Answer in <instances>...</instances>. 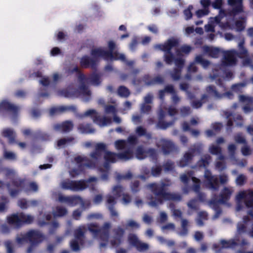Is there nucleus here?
I'll return each mask as SVG.
<instances>
[{
    "label": "nucleus",
    "mask_w": 253,
    "mask_h": 253,
    "mask_svg": "<svg viewBox=\"0 0 253 253\" xmlns=\"http://www.w3.org/2000/svg\"><path fill=\"white\" fill-rule=\"evenodd\" d=\"M179 41L177 39L171 38L164 44H157L154 46L155 49L160 50L164 52V59L166 64L171 65L174 62L176 66L170 75L173 81H178L180 79V74L185 64V60L181 57L175 58L171 51L173 47L178 46Z\"/></svg>",
    "instance_id": "obj_1"
},
{
    "label": "nucleus",
    "mask_w": 253,
    "mask_h": 253,
    "mask_svg": "<svg viewBox=\"0 0 253 253\" xmlns=\"http://www.w3.org/2000/svg\"><path fill=\"white\" fill-rule=\"evenodd\" d=\"M169 186V183L163 181L151 183L146 185V187L157 197V198L155 200L153 199L152 195L148 197V199L151 200L147 203V204L150 207L156 208L159 205L163 204L164 201H180L182 199L180 194L166 191V187Z\"/></svg>",
    "instance_id": "obj_2"
},
{
    "label": "nucleus",
    "mask_w": 253,
    "mask_h": 253,
    "mask_svg": "<svg viewBox=\"0 0 253 253\" xmlns=\"http://www.w3.org/2000/svg\"><path fill=\"white\" fill-rule=\"evenodd\" d=\"M211 160V157L209 155L204 156L192 168H205L204 177L207 180V186L211 190L217 191L219 189V179L217 177L212 175L210 170L207 168L209 166Z\"/></svg>",
    "instance_id": "obj_3"
},
{
    "label": "nucleus",
    "mask_w": 253,
    "mask_h": 253,
    "mask_svg": "<svg viewBox=\"0 0 253 253\" xmlns=\"http://www.w3.org/2000/svg\"><path fill=\"white\" fill-rule=\"evenodd\" d=\"M44 239V235L39 230H31L22 235L21 237H17L16 242L19 244L24 242L29 243L30 246L27 250V253H32L34 250L41 243Z\"/></svg>",
    "instance_id": "obj_4"
},
{
    "label": "nucleus",
    "mask_w": 253,
    "mask_h": 253,
    "mask_svg": "<svg viewBox=\"0 0 253 253\" xmlns=\"http://www.w3.org/2000/svg\"><path fill=\"white\" fill-rule=\"evenodd\" d=\"M85 86L82 85L79 88H74V84H71L66 88L60 90L58 91V95L65 98H73L79 97L84 102H88L89 99V92H85Z\"/></svg>",
    "instance_id": "obj_5"
},
{
    "label": "nucleus",
    "mask_w": 253,
    "mask_h": 253,
    "mask_svg": "<svg viewBox=\"0 0 253 253\" xmlns=\"http://www.w3.org/2000/svg\"><path fill=\"white\" fill-rule=\"evenodd\" d=\"M231 191L225 187L221 191L219 196L214 195L209 203V206L215 211L213 219L217 218L221 213L222 210L220 207V204H226V202L230 199Z\"/></svg>",
    "instance_id": "obj_6"
},
{
    "label": "nucleus",
    "mask_w": 253,
    "mask_h": 253,
    "mask_svg": "<svg viewBox=\"0 0 253 253\" xmlns=\"http://www.w3.org/2000/svg\"><path fill=\"white\" fill-rule=\"evenodd\" d=\"M245 41L242 39L238 43V51L236 49H231L224 52L223 64L226 65H234L236 64L237 59L236 57L242 58V56H249L248 51L244 46Z\"/></svg>",
    "instance_id": "obj_7"
},
{
    "label": "nucleus",
    "mask_w": 253,
    "mask_h": 253,
    "mask_svg": "<svg viewBox=\"0 0 253 253\" xmlns=\"http://www.w3.org/2000/svg\"><path fill=\"white\" fill-rule=\"evenodd\" d=\"M111 224L109 222H105L100 228L94 224L88 225V229L92 234L94 238H98L104 242L100 244V248H105L107 246L109 237V229Z\"/></svg>",
    "instance_id": "obj_8"
},
{
    "label": "nucleus",
    "mask_w": 253,
    "mask_h": 253,
    "mask_svg": "<svg viewBox=\"0 0 253 253\" xmlns=\"http://www.w3.org/2000/svg\"><path fill=\"white\" fill-rule=\"evenodd\" d=\"M97 178L95 176L89 177L87 180H72L67 179L61 183V188L65 190H69L73 192L81 191L87 187V183L95 182Z\"/></svg>",
    "instance_id": "obj_9"
},
{
    "label": "nucleus",
    "mask_w": 253,
    "mask_h": 253,
    "mask_svg": "<svg viewBox=\"0 0 253 253\" xmlns=\"http://www.w3.org/2000/svg\"><path fill=\"white\" fill-rule=\"evenodd\" d=\"M124 189L121 185H116L113 188L114 196L108 195L106 196V206L112 217H118L119 213L115 209L117 203L116 199L124 194Z\"/></svg>",
    "instance_id": "obj_10"
},
{
    "label": "nucleus",
    "mask_w": 253,
    "mask_h": 253,
    "mask_svg": "<svg viewBox=\"0 0 253 253\" xmlns=\"http://www.w3.org/2000/svg\"><path fill=\"white\" fill-rule=\"evenodd\" d=\"M76 116L81 119L85 117L90 116L93 122L101 127L107 126L111 124V119L110 118H107L105 116L101 117L100 116L98 115V113L94 109H89L84 114H78L76 113Z\"/></svg>",
    "instance_id": "obj_11"
},
{
    "label": "nucleus",
    "mask_w": 253,
    "mask_h": 253,
    "mask_svg": "<svg viewBox=\"0 0 253 253\" xmlns=\"http://www.w3.org/2000/svg\"><path fill=\"white\" fill-rule=\"evenodd\" d=\"M7 219L9 224L18 228L24 223H32L34 220V217L31 215L21 212L19 214H13L7 217Z\"/></svg>",
    "instance_id": "obj_12"
},
{
    "label": "nucleus",
    "mask_w": 253,
    "mask_h": 253,
    "mask_svg": "<svg viewBox=\"0 0 253 253\" xmlns=\"http://www.w3.org/2000/svg\"><path fill=\"white\" fill-rule=\"evenodd\" d=\"M246 207H251L253 206V191L249 190L240 192L236 197L237 206L236 211H239L243 209L242 200Z\"/></svg>",
    "instance_id": "obj_13"
},
{
    "label": "nucleus",
    "mask_w": 253,
    "mask_h": 253,
    "mask_svg": "<svg viewBox=\"0 0 253 253\" xmlns=\"http://www.w3.org/2000/svg\"><path fill=\"white\" fill-rule=\"evenodd\" d=\"M136 158L140 160L149 157L152 160L157 159V150L153 148H147L143 145L138 146L135 151Z\"/></svg>",
    "instance_id": "obj_14"
},
{
    "label": "nucleus",
    "mask_w": 253,
    "mask_h": 253,
    "mask_svg": "<svg viewBox=\"0 0 253 253\" xmlns=\"http://www.w3.org/2000/svg\"><path fill=\"white\" fill-rule=\"evenodd\" d=\"M202 144L198 143L194 144L184 154L183 158L180 161L179 163V167L183 168L187 166L195 155L200 154L202 152Z\"/></svg>",
    "instance_id": "obj_15"
},
{
    "label": "nucleus",
    "mask_w": 253,
    "mask_h": 253,
    "mask_svg": "<svg viewBox=\"0 0 253 253\" xmlns=\"http://www.w3.org/2000/svg\"><path fill=\"white\" fill-rule=\"evenodd\" d=\"M224 58H223L222 63L220 65L217 66L212 71V74H211L210 77L212 80H215L216 78L222 77L227 80H230L233 77V73L229 71L225 70L226 66H230L231 65H226L223 64Z\"/></svg>",
    "instance_id": "obj_16"
},
{
    "label": "nucleus",
    "mask_w": 253,
    "mask_h": 253,
    "mask_svg": "<svg viewBox=\"0 0 253 253\" xmlns=\"http://www.w3.org/2000/svg\"><path fill=\"white\" fill-rule=\"evenodd\" d=\"M19 110V106L10 103L7 100H3L0 103V113L4 111L11 113L12 114L11 120L13 122L16 121Z\"/></svg>",
    "instance_id": "obj_17"
},
{
    "label": "nucleus",
    "mask_w": 253,
    "mask_h": 253,
    "mask_svg": "<svg viewBox=\"0 0 253 253\" xmlns=\"http://www.w3.org/2000/svg\"><path fill=\"white\" fill-rule=\"evenodd\" d=\"M110 157L113 159L112 162H116L117 160L123 161L129 160L133 158L132 148L128 147L124 152L119 153L108 152L106 158L107 159Z\"/></svg>",
    "instance_id": "obj_18"
},
{
    "label": "nucleus",
    "mask_w": 253,
    "mask_h": 253,
    "mask_svg": "<svg viewBox=\"0 0 253 253\" xmlns=\"http://www.w3.org/2000/svg\"><path fill=\"white\" fill-rule=\"evenodd\" d=\"M166 93L171 94V99L174 104H177L180 101V98L177 94L172 84H168L163 89L159 90L158 97L162 101L165 100Z\"/></svg>",
    "instance_id": "obj_19"
},
{
    "label": "nucleus",
    "mask_w": 253,
    "mask_h": 253,
    "mask_svg": "<svg viewBox=\"0 0 253 253\" xmlns=\"http://www.w3.org/2000/svg\"><path fill=\"white\" fill-rule=\"evenodd\" d=\"M75 161L79 164V169H74L71 171V174L73 176L75 175L80 174L81 172L84 170V168L85 167L89 168H94L96 166L95 162H94L93 160L91 161H88L85 163L83 164L84 158L81 156L75 157Z\"/></svg>",
    "instance_id": "obj_20"
},
{
    "label": "nucleus",
    "mask_w": 253,
    "mask_h": 253,
    "mask_svg": "<svg viewBox=\"0 0 253 253\" xmlns=\"http://www.w3.org/2000/svg\"><path fill=\"white\" fill-rule=\"evenodd\" d=\"M4 170L5 171V175L6 177L8 179H11V183L13 186L15 187L20 188H22L24 186L25 180L19 178H16V172L14 169L9 168H5Z\"/></svg>",
    "instance_id": "obj_21"
},
{
    "label": "nucleus",
    "mask_w": 253,
    "mask_h": 253,
    "mask_svg": "<svg viewBox=\"0 0 253 253\" xmlns=\"http://www.w3.org/2000/svg\"><path fill=\"white\" fill-rule=\"evenodd\" d=\"M125 232V230L120 226L113 230V239L111 241V244L113 247H117L122 243Z\"/></svg>",
    "instance_id": "obj_22"
},
{
    "label": "nucleus",
    "mask_w": 253,
    "mask_h": 253,
    "mask_svg": "<svg viewBox=\"0 0 253 253\" xmlns=\"http://www.w3.org/2000/svg\"><path fill=\"white\" fill-rule=\"evenodd\" d=\"M90 54L93 58L97 60V58L102 57L106 61H111L109 56H112L111 53L108 52L107 50H104L102 47H98L92 49L91 50Z\"/></svg>",
    "instance_id": "obj_23"
},
{
    "label": "nucleus",
    "mask_w": 253,
    "mask_h": 253,
    "mask_svg": "<svg viewBox=\"0 0 253 253\" xmlns=\"http://www.w3.org/2000/svg\"><path fill=\"white\" fill-rule=\"evenodd\" d=\"M97 62L96 59L90 57L88 55H84L80 58V65L83 68H91L96 70L97 66Z\"/></svg>",
    "instance_id": "obj_24"
},
{
    "label": "nucleus",
    "mask_w": 253,
    "mask_h": 253,
    "mask_svg": "<svg viewBox=\"0 0 253 253\" xmlns=\"http://www.w3.org/2000/svg\"><path fill=\"white\" fill-rule=\"evenodd\" d=\"M106 148V145L103 143H98L95 146V151L90 154V157L95 162L97 165L98 160L102 158V151H105Z\"/></svg>",
    "instance_id": "obj_25"
},
{
    "label": "nucleus",
    "mask_w": 253,
    "mask_h": 253,
    "mask_svg": "<svg viewBox=\"0 0 253 253\" xmlns=\"http://www.w3.org/2000/svg\"><path fill=\"white\" fill-rule=\"evenodd\" d=\"M228 3L233 7L231 15L235 16L243 11V0H228Z\"/></svg>",
    "instance_id": "obj_26"
},
{
    "label": "nucleus",
    "mask_w": 253,
    "mask_h": 253,
    "mask_svg": "<svg viewBox=\"0 0 253 253\" xmlns=\"http://www.w3.org/2000/svg\"><path fill=\"white\" fill-rule=\"evenodd\" d=\"M80 204L82 209L85 210L90 206V203L88 201H84L79 196H70L68 205L74 207Z\"/></svg>",
    "instance_id": "obj_27"
},
{
    "label": "nucleus",
    "mask_w": 253,
    "mask_h": 253,
    "mask_svg": "<svg viewBox=\"0 0 253 253\" xmlns=\"http://www.w3.org/2000/svg\"><path fill=\"white\" fill-rule=\"evenodd\" d=\"M73 128V124L70 121H65L61 124H56L53 126V129L62 133L70 132Z\"/></svg>",
    "instance_id": "obj_28"
},
{
    "label": "nucleus",
    "mask_w": 253,
    "mask_h": 253,
    "mask_svg": "<svg viewBox=\"0 0 253 253\" xmlns=\"http://www.w3.org/2000/svg\"><path fill=\"white\" fill-rule=\"evenodd\" d=\"M108 46L109 48V51L108 52L111 53L112 56H109L111 59V61L117 60H124L125 54L123 53H119L117 51L114 52V50L116 47V44L113 41H110L108 43Z\"/></svg>",
    "instance_id": "obj_29"
},
{
    "label": "nucleus",
    "mask_w": 253,
    "mask_h": 253,
    "mask_svg": "<svg viewBox=\"0 0 253 253\" xmlns=\"http://www.w3.org/2000/svg\"><path fill=\"white\" fill-rule=\"evenodd\" d=\"M237 241H238V240L236 238L229 241L222 239L220 241V243L222 246V248H234L235 246L238 245L242 247L248 244V242L245 239H243L242 240L240 244H238Z\"/></svg>",
    "instance_id": "obj_30"
},
{
    "label": "nucleus",
    "mask_w": 253,
    "mask_h": 253,
    "mask_svg": "<svg viewBox=\"0 0 253 253\" xmlns=\"http://www.w3.org/2000/svg\"><path fill=\"white\" fill-rule=\"evenodd\" d=\"M162 142L163 143L162 151L164 154L168 155L177 150V148L172 141L163 139Z\"/></svg>",
    "instance_id": "obj_31"
},
{
    "label": "nucleus",
    "mask_w": 253,
    "mask_h": 253,
    "mask_svg": "<svg viewBox=\"0 0 253 253\" xmlns=\"http://www.w3.org/2000/svg\"><path fill=\"white\" fill-rule=\"evenodd\" d=\"M101 75L96 73H92L86 79V83H90L91 84L97 86L101 83L100 80Z\"/></svg>",
    "instance_id": "obj_32"
},
{
    "label": "nucleus",
    "mask_w": 253,
    "mask_h": 253,
    "mask_svg": "<svg viewBox=\"0 0 253 253\" xmlns=\"http://www.w3.org/2000/svg\"><path fill=\"white\" fill-rule=\"evenodd\" d=\"M206 91L209 96L213 97L215 99H221V93L216 89L215 86L212 85L208 86L206 88Z\"/></svg>",
    "instance_id": "obj_33"
},
{
    "label": "nucleus",
    "mask_w": 253,
    "mask_h": 253,
    "mask_svg": "<svg viewBox=\"0 0 253 253\" xmlns=\"http://www.w3.org/2000/svg\"><path fill=\"white\" fill-rule=\"evenodd\" d=\"M188 176L191 178L192 181L194 183L192 186V190L197 194L200 193V180L194 176V171L190 170L187 172Z\"/></svg>",
    "instance_id": "obj_34"
},
{
    "label": "nucleus",
    "mask_w": 253,
    "mask_h": 253,
    "mask_svg": "<svg viewBox=\"0 0 253 253\" xmlns=\"http://www.w3.org/2000/svg\"><path fill=\"white\" fill-rule=\"evenodd\" d=\"M33 136L35 139H39L44 141H49L51 138V136L49 134L42 132L40 130L35 131L33 134Z\"/></svg>",
    "instance_id": "obj_35"
},
{
    "label": "nucleus",
    "mask_w": 253,
    "mask_h": 253,
    "mask_svg": "<svg viewBox=\"0 0 253 253\" xmlns=\"http://www.w3.org/2000/svg\"><path fill=\"white\" fill-rule=\"evenodd\" d=\"M80 132L84 134H89L94 132L95 129L91 127L90 124H81L78 126Z\"/></svg>",
    "instance_id": "obj_36"
},
{
    "label": "nucleus",
    "mask_w": 253,
    "mask_h": 253,
    "mask_svg": "<svg viewBox=\"0 0 253 253\" xmlns=\"http://www.w3.org/2000/svg\"><path fill=\"white\" fill-rule=\"evenodd\" d=\"M2 135L8 139L10 144H13L15 142V138L16 136L15 132L11 128H6L2 132Z\"/></svg>",
    "instance_id": "obj_37"
},
{
    "label": "nucleus",
    "mask_w": 253,
    "mask_h": 253,
    "mask_svg": "<svg viewBox=\"0 0 253 253\" xmlns=\"http://www.w3.org/2000/svg\"><path fill=\"white\" fill-rule=\"evenodd\" d=\"M204 51L209 54V55L211 57L216 58L219 56L220 49L217 47H211L208 46L203 47Z\"/></svg>",
    "instance_id": "obj_38"
},
{
    "label": "nucleus",
    "mask_w": 253,
    "mask_h": 253,
    "mask_svg": "<svg viewBox=\"0 0 253 253\" xmlns=\"http://www.w3.org/2000/svg\"><path fill=\"white\" fill-rule=\"evenodd\" d=\"M114 145L116 149L118 150H125L128 147H129L126 140H118L114 143Z\"/></svg>",
    "instance_id": "obj_39"
},
{
    "label": "nucleus",
    "mask_w": 253,
    "mask_h": 253,
    "mask_svg": "<svg viewBox=\"0 0 253 253\" xmlns=\"http://www.w3.org/2000/svg\"><path fill=\"white\" fill-rule=\"evenodd\" d=\"M174 120L169 122H165L163 121V120H159L156 125V127L158 128L165 130L169 126H172L174 124Z\"/></svg>",
    "instance_id": "obj_40"
},
{
    "label": "nucleus",
    "mask_w": 253,
    "mask_h": 253,
    "mask_svg": "<svg viewBox=\"0 0 253 253\" xmlns=\"http://www.w3.org/2000/svg\"><path fill=\"white\" fill-rule=\"evenodd\" d=\"M87 77H86L85 75L81 73H79L78 76V80L80 83V85L79 86H81L82 85H84L85 86V92L88 91L89 95V99H91V92L90 90L88 89V86H87L85 83H86V79Z\"/></svg>",
    "instance_id": "obj_41"
},
{
    "label": "nucleus",
    "mask_w": 253,
    "mask_h": 253,
    "mask_svg": "<svg viewBox=\"0 0 253 253\" xmlns=\"http://www.w3.org/2000/svg\"><path fill=\"white\" fill-rule=\"evenodd\" d=\"M195 62L201 64L204 69L207 68L210 64V62L208 60L204 59L202 55L196 56L195 58Z\"/></svg>",
    "instance_id": "obj_42"
},
{
    "label": "nucleus",
    "mask_w": 253,
    "mask_h": 253,
    "mask_svg": "<svg viewBox=\"0 0 253 253\" xmlns=\"http://www.w3.org/2000/svg\"><path fill=\"white\" fill-rule=\"evenodd\" d=\"M225 15V12L223 10L220 9L219 14L214 17H211L209 20V23L214 24H218L220 22L221 19Z\"/></svg>",
    "instance_id": "obj_43"
},
{
    "label": "nucleus",
    "mask_w": 253,
    "mask_h": 253,
    "mask_svg": "<svg viewBox=\"0 0 253 253\" xmlns=\"http://www.w3.org/2000/svg\"><path fill=\"white\" fill-rule=\"evenodd\" d=\"M117 93L120 96L124 98L127 97L130 94L129 89L123 85H121L119 87Z\"/></svg>",
    "instance_id": "obj_44"
},
{
    "label": "nucleus",
    "mask_w": 253,
    "mask_h": 253,
    "mask_svg": "<svg viewBox=\"0 0 253 253\" xmlns=\"http://www.w3.org/2000/svg\"><path fill=\"white\" fill-rule=\"evenodd\" d=\"M74 140V137H69L67 138H64L60 139L57 141V147H64L67 144H70Z\"/></svg>",
    "instance_id": "obj_45"
},
{
    "label": "nucleus",
    "mask_w": 253,
    "mask_h": 253,
    "mask_svg": "<svg viewBox=\"0 0 253 253\" xmlns=\"http://www.w3.org/2000/svg\"><path fill=\"white\" fill-rule=\"evenodd\" d=\"M25 185V182H24V186L22 188L17 187V189H12L10 188V184L9 183H7L6 184V187L8 190L10 196L12 197H15L19 194L20 191L24 189Z\"/></svg>",
    "instance_id": "obj_46"
},
{
    "label": "nucleus",
    "mask_w": 253,
    "mask_h": 253,
    "mask_svg": "<svg viewBox=\"0 0 253 253\" xmlns=\"http://www.w3.org/2000/svg\"><path fill=\"white\" fill-rule=\"evenodd\" d=\"M208 95L207 94H203L202 96L201 100H194L192 101L191 103V105L192 107L194 109H198L200 108L203 105L202 100L206 99L208 98Z\"/></svg>",
    "instance_id": "obj_47"
},
{
    "label": "nucleus",
    "mask_w": 253,
    "mask_h": 253,
    "mask_svg": "<svg viewBox=\"0 0 253 253\" xmlns=\"http://www.w3.org/2000/svg\"><path fill=\"white\" fill-rule=\"evenodd\" d=\"M129 243L132 246L135 247L140 241L139 240L137 236L133 234H129L128 237Z\"/></svg>",
    "instance_id": "obj_48"
},
{
    "label": "nucleus",
    "mask_w": 253,
    "mask_h": 253,
    "mask_svg": "<svg viewBox=\"0 0 253 253\" xmlns=\"http://www.w3.org/2000/svg\"><path fill=\"white\" fill-rule=\"evenodd\" d=\"M129 147H131L132 149L134 146L138 143V139L134 135H130L126 140Z\"/></svg>",
    "instance_id": "obj_49"
},
{
    "label": "nucleus",
    "mask_w": 253,
    "mask_h": 253,
    "mask_svg": "<svg viewBox=\"0 0 253 253\" xmlns=\"http://www.w3.org/2000/svg\"><path fill=\"white\" fill-rule=\"evenodd\" d=\"M235 141L238 144H247V141L242 133H238L234 136Z\"/></svg>",
    "instance_id": "obj_50"
},
{
    "label": "nucleus",
    "mask_w": 253,
    "mask_h": 253,
    "mask_svg": "<svg viewBox=\"0 0 253 253\" xmlns=\"http://www.w3.org/2000/svg\"><path fill=\"white\" fill-rule=\"evenodd\" d=\"M64 106L52 107L49 110V114L52 116L54 115L62 113L64 112Z\"/></svg>",
    "instance_id": "obj_51"
},
{
    "label": "nucleus",
    "mask_w": 253,
    "mask_h": 253,
    "mask_svg": "<svg viewBox=\"0 0 253 253\" xmlns=\"http://www.w3.org/2000/svg\"><path fill=\"white\" fill-rule=\"evenodd\" d=\"M67 213V209L63 207H57L53 214L55 216H62Z\"/></svg>",
    "instance_id": "obj_52"
},
{
    "label": "nucleus",
    "mask_w": 253,
    "mask_h": 253,
    "mask_svg": "<svg viewBox=\"0 0 253 253\" xmlns=\"http://www.w3.org/2000/svg\"><path fill=\"white\" fill-rule=\"evenodd\" d=\"M228 152L231 159H235V151L236 150V146L233 143L230 144L227 148Z\"/></svg>",
    "instance_id": "obj_53"
},
{
    "label": "nucleus",
    "mask_w": 253,
    "mask_h": 253,
    "mask_svg": "<svg viewBox=\"0 0 253 253\" xmlns=\"http://www.w3.org/2000/svg\"><path fill=\"white\" fill-rule=\"evenodd\" d=\"M125 226L126 229L128 227L132 229H138L140 228L139 224L132 219L128 220Z\"/></svg>",
    "instance_id": "obj_54"
},
{
    "label": "nucleus",
    "mask_w": 253,
    "mask_h": 253,
    "mask_svg": "<svg viewBox=\"0 0 253 253\" xmlns=\"http://www.w3.org/2000/svg\"><path fill=\"white\" fill-rule=\"evenodd\" d=\"M239 101L241 102L247 103L249 104L253 103V97L247 96L244 95H240L239 96Z\"/></svg>",
    "instance_id": "obj_55"
},
{
    "label": "nucleus",
    "mask_w": 253,
    "mask_h": 253,
    "mask_svg": "<svg viewBox=\"0 0 253 253\" xmlns=\"http://www.w3.org/2000/svg\"><path fill=\"white\" fill-rule=\"evenodd\" d=\"M164 83V78L160 75L157 76L154 79L151 80V82L148 84H151V85L155 84H163Z\"/></svg>",
    "instance_id": "obj_56"
},
{
    "label": "nucleus",
    "mask_w": 253,
    "mask_h": 253,
    "mask_svg": "<svg viewBox=\"0 0 253 253\" xmlns=\"http://www.w3.org/2000/svg\"><path fill=\"white\" fill-rule=\"evenodd\" d=\"M209 152L212 155H218L221 152V149L220 147L212 145L209 148Z\"/></svg>",
    "instance_id": "obj_57"
},
{
    "label": "nucleus",
    "mask_w": 253,
    "mask_h": 253,
    "mask_svg": "<svg viewBox=\"0 0 253 253\" xmlns=\"http://www.w3.org/2000/svg\"><path fill=\"white\" fill-rule=\"evenodd\" d=\"M135 248L138 251L141 252L147 250L149 249V245L140 241Z\"/></svg>",
    "instance_id": "obj_58"
},
{
    "label": "nucleus",
    "mask_w": 253,
    "mask_h": 253,
    "mask_svg": "<svg viewBox=\"0 0 253 253\" xmlns=\"http://www.w3.org/2000/svg\"><path fill=\"white\" fill-rule=\"evenodd\" d=\"M234 121L236 122V126L239 127L243 126V123L242 121L243 118L241 115L234 114L233 116Z\"/></svg>",
    "instance_id": "obj_59"
},
{
    "label": "nucleus",
    "mask_w": 253,
    "mask_h": 253,
    "mask_svg": "<svg viewBox=\"0 0 253 253\" xmlns=\"http://www.w3.org/2000/svg\"><path fill=\"white\" fill-rule=\"evenodd\" d=\"M193 8V7L192 5H189L188 8L185 9L183 11V13L185 16V19L186 20H189L192 16V14L191 12V10Z\"/></svg>",
    "instance_id": "obj_60"
},
{
    "label": "nucleus",
    "mask_w": 253,
    "mask_h": 253,
    "mask_svg": "<svg viewBox=\"0 0 253 253\" xmlns=\"http://www.w3.org/2000/svg\"><path fill=\"white\" fill-rule=\"evenodd\" d=\"M188 207L193 210H198L199 209V205L197 203V200L194 199L190 200L187 204Z\"/></svg>",
    "instance_id": "obj_61"
},
{
    "label": "nucleus",
    "mask_w": 253,
    "mask_h": 253,
    "mask_svg": "<svg viewBox=\"0 0 253 253\" xmlns=\"http://www.w3.org/2000/svg\"><path fill=\"white\" fill-rule=\"evenodd\" d=\"M162 171V168L161 166L153 167L151 169V173L153 176H159Z\"/></svg>",
    "instance_id": "obj_62"
},
{
    "label": "nucleus",
    "mask_w": 253,
    "mask_h": 253,
    "mask_svg": "<svg viewBox=\"0 0 253 253\" xmlns=\"http://www.w3.org/2000/svg\"><path fill=\"white\" fill-rule=\"evenodd\" d=\"M246 180V177L243 174L239 175L236 179V183L238 186H242L244 184Z\"/></svg>",
    "instance_id": "obj_63"
},
{
    "label": "nucleus",
    "mask_w": 253,
    "mask_h": 253,
    "mask_svg": "<svg viewBox=\"0 0 253 253\" xmlns=\"http://www.w3.org/2000/svg\"><path fill=\"white\" fill-rule=\"evenodd\" d=\"M246 85V84L245 83L234 84L232 85L231 89L235 92H239Z\"/></svg>",
    "instance_id": "obj_64"
}]
</instances>
